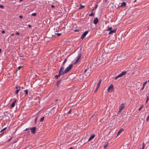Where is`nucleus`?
I'll list each match as a JSON object with an SVG mask.
<instances>
[{
  "label": "nucleus",
  "instance_id": "obj_58",
  "mask_svg": "<svg viewBox=\"0 0 149 149\" xmlns=\"http://www.w3.org/2000/svg\"><path fill=\"white\" fill-rule=\"evenodd\" d=\"M148 82H149V80H148Z\"/></svg>",
  "mask_w": 149,
  "mask_h": 149
},
{
  "label": "nucleus",
  "instance_id": "obj_49",
  "mask_svg": "<svg viewBox=\"0 0 149 149\" xmlns=\"http://www.w3.org/2000/svg\"><path fill=\"white\" fill-rule=\"evenodd\" d=\"M79 30H74V31L75 32L78 31Z\"/></svg>",
  "mask_w": 149,
  "mask_h": 149
},
{
  "label": "nucleus",
  "instance_id": "obj_22",
  "mask_svg": "<svg viewBox=\"0 0 149 149\" xmlns=\"http://www.w3.org/2000/svg\"><path fill=\"white\" fill-rule=\"evenodd\" d=\"M20 90H19H19H16V91H15V95H16L19 92V91H20Z\"/></svg>",
  "mask_w": 149,
  "mask_h": 149
},
{
  "label": "nucleus",
  "instance_id": "obj_39",
  "mask_svg": "<svg viewBox=\"0 0 149 149\" xmlns=\"http://www.w3.org/2000/svg\"><path fill=\"white\" fill-rule=\"evenodd\" d=\"M71 112V109H70V110L68 111V113H70Z\"/></svg>",
  "mask_w": 149,
  "mask_h": 149
},
{
  "label": "nucleus",
  "instance_id": "obj_21",
  "mask_svg": "<svg viewBox=\"0 0 149 149\" xmlns=\"http://www.w3.org/2000/svg\"><path fill=\"white\" fill-rule=\"evenodd\" d=\"M62 74H59V73H58V75H56L55 76H54V77L56 79H57L59 77V76H60V75H61Z\"/></svg>",
  "mask_w": 149,
  "mask_h": 149
},
{
  "label": "nucleus",
  "instance_id": "obj_7",
  "mask_svg": "<svg viewBox=\"0 0 149 149\" xmlns=\"http://www.w3.org/2000/svg\"><path fill=\"white\" fill-rule=\"evenodd\" d=\"M88 31H86L84 32L81 35V39H83L85 37L86 34L88 33Z\"/></svg>",
  "mask_w": 149,
  "mask_h": 149
},
{
  "label": "nucleus",
  "instance_id": "obj_32",
  "mask_svg": "<svg viewBox=\"0 0 149 149\" xmlns=\"http://www.w3.org/2000/svg\"><path fill=\"white\" fill-rule=\"evenodd\" d=\"M31 15L33 16H36V13H33Z\"/></svg>",
  "mask_w": 149,
  "mask_h": 149
},
{
  "label": "nucleus",
  "instance_id": "obj_48",
  "mask_svg": "<svg viewBox=\"0 0 149 149\" xmlns=\"http://www.w3.org/2000/svg\"><path fill=\"white\" fill-rule=\"evenodd\" d=\"M14 35V33H12L11 34V36H13Z\"/></svg>",
  "mask_w": 149,
  "mask_h": 149
},
{
  "label": "nucleus",
  "instance_id": "obj_11",
  "mask_svg": "<svg viewBox=\"0 0 149 149\" xmlns=\"http://www.w3.org/2000/svg\"><path fill=\"white\" fill-rule=\"evenodd\" d=\"M98 21V19L97 17L95 18L93 20V23L95 24H96Z\"/></svg>",
  "mask_w": 149,
  "mask_h": 149
},
{
  "label": "nucleus",
  "instance_id": "obj_35",
  "mask_svg": "<svg viewBox=\"0 0 149 149\" xmlns=\"http://www.w3.org/2000/svg\"><path fill=\"white\" fill-rule=\"evenodd\" d=\"M149 119V115L146 118V120L147 121H148V120Z\"/></svg>",
  "mask_w": 149,
  "mask_h": 149
},
{
  "label": "nucleus",
  "instance_id": "obj_44",
  "mask_svg": "<svg viewBox=\"0 0 149 149\" xmlns=\"http://www.w3.org/2000/svg\"><path fill=\"white\" fill-rule=\"evenodd\" d=\"M1 33H5V31L4 30H3L2 31Z\"/></svg>",
  "mask_w": 149,
  "mask_h": 149
},
{
  "label": "nucleus",
  "instance_id": "obj_20",
  "mask_svg": "<svg viewBox=\"0 0 149 149\" xmlns=\"http://www.w3.org/2000/svg\"><path fill=\"white\" fill-rule=\"evenodd\" d=\"M94 9H93L92 11H91V14H90L89 15V16H92L93 15H94V14L93 13V10Z\"/></svg>",
  "mask_w": 149,
  "mask_h": 149
},
{
  "label": "nucleus",
  "instance_id": "obj_42",
  "mask_svg": "<svg viewBox=\"0 0 149 149\" xmlns=\"http://www.w3.org/2000/svg\"><path fill=\"white\" fill-rule=\"evenodd\" d=\"M144 87L145 86H143V87L141 88V90H143L144 89Z\"/></svg>",
  "mask_w": 149,
  "mask_h": 149
},
{
  "label": "nucleus",
  "instance_id": "obj_52",
  "mask_svg": "<svg viewBox=\"0 0 149 149\" xmlns=\"http://www.w3.org/2000/svg\"><path fill=\"white\" fill-rule=\"evenodd\" d=\"M23 0H19V2H21V1H22Z\"/></svg>",
  "mask_w": 149,
  "mask_h": 149
},
{
  "label": "nucleus",
  "instance_id": "obj_36",
  "mask_svg": "<svg viewBox=\"0 0 149 149\" xmlns=\"http://www.w3.org/2000/svg\"><path fill=\"white\" fill-rule=\"evenodd\" d=\"M16 34L17 35H19V33L18 32H17L16 33Z\"/></svg>",
  "mask_w": 149,
  "mask_h": 149
},
{
  "label": "nucleus",
  "instance_id": "obj_45",
  "mask_svg": "<svg viewBox=\"0 0 149 149\" xmlns=\"http://www.w3.org/2000/svg\"><path fill=\"white\" fill-rule=\"evenodd\" d=\"M19 17L20 18H23V16L22 15H20L19 16Z\"/></svg>",
  "mask_w": 149,
  "mask_h": 149
},
{
  "label": "nucleus",
  "instance_id": "obj_12",
  "mask_svg": "<svg viewBox=\"0 0 149 149\" xmlns=\"http://www.w3.org/2000/svg\"><path fill=\"white\" fill-rule=\"evenodd\" d=\"M51 113L53 115H54L56 113V111L54 109H52L51 110Z\"/></svg>",
  "mask_w": 149,
  "mask_h": 149
},
{
  "label": "nucleus",
  "instance_id": "obj_4",
  "mask_svg": "<svg viewBox=\"0 0 149 149\" xmlns=\"http://www.w3.org/2000/svg\"><path fill=\"white\" fill-rule=\"evenodd\" d=\"M81 54L79 53L78 54V55H77V57H76V58L75 59V61L74 62V64H75V63H77V62L79 61V60L80 59V58L81 57Z\"/></svg>",
  "mask_w": 149,
  "mask_h": 149
},
{
  "label": "nucleus",
  "instance_id": "obj_37",
  "mask_svg": "<svg viewBox=\"0 0 149 149\" xmlns=\"http://www.w3.org/2000/svg\"><path fill=\"white\" fill-rule=\"evenodd\" d=\"M108 146V144H106V145H105V146H104V148H106V147H107Z\"/></svg>",
  "mask_w": 149,
  "mask_h": 149
},
{
  "label": "nucleus",
  "instance_id": "obj_46",
  "mask_svg": "<svg viewBox=\"0 0 149 149\" xmlns=\"http://www.w3.org/2000/svg\"><path fill=\"white\" fill-rule=\"evenodd\" d=\"M51 7L52 8H54V5H52L51 6Z\"/></svg>",
  "mask_w": 149,
  "mask_h": 149
},
{
  "label": "nucleus",
  "instance_id": "obj_9",
  "mask_svg": "<svg viewBox=\"0 0 149 149\" xmlns=\"http://www.w3.org/2000/svg\"><path fill=\"white\" fill-rule=\"evenodd\" d=\"M113 89V87L112 84H111L108 88V91H112Z\"/></svg>",
  "mask_w": 149,
  "mask_h": 149
},
{
  "label": "nucleus",
  "instance_id": "obj_2",
  "mask_svg": "<svg viewBox=\"0 0 149 149\" xmlns=\"http://www.w3.org/2000/svg\"><path fill=\"white\" fill-rule=\"evenodd\" d=\"M127 73L126 71H123L120 74L118 75L115 78V80H117L120 77L124 75H125Z\"/></svg>",
  "mask_w": 149,
  "mask_h": 149
},
{
  "label": "nucleus",
  "instance_id": "obj_54",
  "mask_svg": "<svg viewBox=\"0 0 149 149\" xmlns=\"http://www.w3.org/2000/svg\"><path fill=\"white\" fill-rule=\"evenodd\" d=\"M1 49H0V53H1Z\"/></svg>",
  "mask_w": 149,
  "mask_h": 149
},
{
  "label": "nucleus",
  "instance_id": "obj_43",
  "mask_svg": "<svg viewBox=\"0 0 149 149\" xmlns=\"http://www.w3.org/2000/svg\"><path fill=\"white\" fill-rule=\"evenodd\" d=\"M30 129L29 128H26L25 129V131H27Z\"/></svg>",
  "mask_w": 149,
  "mask_h": 149
},
{
  "label": "nucleus",
  "instance_id": "obj_29",
  "mask_svg": "<svg viewBox=\"0 0 149 149\" xmlns=\"http://www.w3.org/2000/svg\"><path fill=\"white\" fill-rule=\"evenodd\" d=\"M84 7V6H82V5H80V7H79V9H81V8H83Z\"/></svg>",
  "mask_w": 149,
  "mask_h": 149
},
{
  "label": "nucleus",
  "instance_id": "obj_57",
  "mask_svg": "<svg viewBox=\"0 0 149 149\" xmlns=\"http://www.w3.org/2000/svg\"><path fill=\"white\" fill-rule=\"evenodd\" d=\"M143 149V148H140V149Z\"/></svg>",
  "mask_w": 149,
  "mask_h": 149
},
{
  "label": "nucleus",
  "instance_id": "obj_6",
  "mask_svg": "<svg viewBox=\"0 0 149 149\" xmlns=\"http://www.w3.org/2000/svg\"><path fill=\"white\" fill-rule=\"evenodd\" d=\"M36 127H31L30 129L31 132L33 134H34L36 132Z\"/></svg>",
  "mask_w": 149,
  "mask_h": 149
},
{
  "label": "nucleus",
  "instance_id": "obj_33",
  "mask_svg": "<svg viewBox=\"0 0 149 149\" xmlns=\"http://www.w3.org/2000/svg\"><path fill=\"white\" fill-rule=\"evenodd\" d=\"M56 34L57 35V36H59L61 35V33H57Z\"/></svg>",
  "mask_w": 149,
  "mask_h": 149
},
{
  "label": "nucleus",
  "instance_id": "obj_50",
  "mask_svg": "<svg viewBox=\"0 0 149 149\" xmlns=\"http://www.w3.org/2000/svg\"><path fill=\"white\" fill-rule=\"evenodd\" d=\"M28 26L30 28L31 27V25H28Z\"/></svg>",
  "mask_w": 149,
  "mask_h": 149
},
{
  "label": "nucleus",
  "instance_id": "obj_25",
  "mask_svg": "<svg viewBox=\"0 0 149 149\" xmlns=\"http://www.w3.org/2000/svg\"><path fill=\"white\" fill-rule=\"evenodd\" d=\"M148 100H149V97H148V96L147 97V98L146 101V103H147L148 102Z\"/></svg>",
  "mask_w": 149,
  "mask_h": 149
},
{
  "label": "nucleus",
  "instance_id": "obj_24",
  "mask_svg": "<svg viewBox=\"0 0 149 149\" xmlns=\"http://www.w3.org/2000/svg\"><path fill=\"white\" fill-rule=\"evenodd\" d=\"M44 117H42L40 120V122H42L43 121L44 119Z\"/></svg>",
  "mask_w": 149,
  "mask_h": 149
},
{
  "label": "nucleus",
  "instance_id": "obj_26",
  "mask_svg": "<svg viewBox=\"0 0 149 149\" xmlns=\"http://www.w3.org/2000/svg\"><path fill=\"white\" fill-rule=\"evenodd\" d=\"M147 83V81H146L144 82L143 84V86H145V85Z\"/></svg>",
  "mask_w": 149,
  "mask_h": 149
},
{
  "label": "nucleus",
  "instance_id": "obj_30",
  "mask_svg": "<svg viewBox=\"0 0 149 149\" xmlns=\"http://www.w3.org/2000/svg\"><path fill=\"white\" fill-rule=\"evenodd\" d=\"M67 61V59H65L63 63V65Z\"/></svg>",
  "mask_w": 149,
  "mask_h": 149
},
{
  "label": "nucleus",
  "instance_id": "obj_1",
  "mask_svg": "<svg viewBox=\"0 0 149 149\" xmlns=\"http://www.w3.org/2000/svg\"><path fill=\"white\" fill-rule=\"evenodd\" d=\"M73 66L72 64H70L68 67L64 71V72L63 73H66L68 72L72 68Z\"/></svg>",
  "mask_w": 149,
  "mask_h": 149
},
{
  "label": "nucleus",
  "instance_id": "obj_40",
  "mask_svg": "<svg viewBox=\"0 0 149 149\" xmlns=\"http://www.w3.org/2000/svg\"><path fill=\"white\" fill-rule=\"evenodd\" d=\"M37 120V117L36 118L35 120V123H36Z\"/></svg>",
  "mask_w": 149,
  "mask_h": 149
},
{
  "label": "nucleus",
  "instance_id": "obj_13",
  "mask_svg": "<svg viewBox=\"0 0 149 149\" xmlns=\"http://www.w3.org/2000/svg\"><path fill=\"white\" fill-rule=\"evenodd\" d=\"M6 129V127H5L2 129L1 131L0 132L1 133V134H0V136L2 135L4 132L5 130Z\"/></svg>",
  "mask_w": 149,
  "mask_h": 149
},
{
  "label": "nucleus",
  "instance_id": "obj_41",
  "mask_svg": "<svg viewBox=\"0 0 149 149\" xmlns=\"http://www.w3.org/2000/svg\"><path fill=\"white\" fill-rule=\"evenodd\" d=\"M98 6V5H96L95 6V9H96L97 8V7Z\"/></svg>",
  "mask_w": 149,
  "mask_h": 149
},
{
  "label": "nucleus",
  "instance_id": "obj_5",
  "mask_svg": "<svg viewBox=\"0 0 149 149\" xmlns=\"http://www.w3.org/2000/svg\"><path fill=\"white\" fill-rule=\"evenodd\" d=\"M102 81L101 80H100L97 84V86L96 87V89L95 90V92H96L97 91V89L99 88L100 84L101 83Z\"/></svg>",
  "mask_w": 149,
  "mask_h": 149
},
{
  "label": "nucleus",
  "instance_id": "obj_56",
  "mask_svg": "<svg viewBox=\"0 0 149 149\" xmlns=\"http://www.w3.org/2000/svg\"><path fill=\"white\" fill-rule=\"evenodd\" d=\"M148 30H149V26L148 27Z\"/></svg>",
  "mask_w": 149,
  "mask_h": 149
},
{
  "label": "nucleus",
  "instance_id": "obj_16",
  "mask_svg": "<svg viewBox=\"0 0 149 149\" xmlns=\"http://www.w3.org/2000/svg\"><path fill=\"white\" fill-rule=\"evenodd\" d=\"M126 3L125 2H123L121 3V5L120 6L121 7H124L126 6Z\"/></svg>",
  "mask_w": 149,
  "mask_h": 149
},
{
  "label": "nucleus",
  "instance_id": "obj_10",
  "mask_svg": "<svg viewBox=\"0 0 149 149\" xmlns=\"http://www.w3.org/2000/svg\"><path fill=\"white\" fill-rule=\"evenodd\" d=\"M95 136V135L94 134H93L88 139V141H90L91 140L93 139L94 138Z\"/></svg>",
  "mask_w": 149,
  "mask_h": 149
},
{
  "label": "nucleus",
  "instance_id": "obj_38",
  "mask_svg": "<svg viewBox=\"0 0 149 149\" xmlns=\"http://www.w3.org/2000/svg\"><path fill=\"white\" fill-rule=\"evenodd\" d=\"M144 147H145V145H144V143H143V144L142 148H144Z\"/></svg>",
  "mask_w": 149,
  "mask_h": 149
},
{
  "label": "nucleus",
  "instance_id": "obj_14",
  "mask_svg": "<svg viewBox=\"0 0 149 149\" xmlns=\"http://www.w3.org/2000/svg\"><path fill=\"white\" fill-rule=\"evenodd\" d=\"M16 100H16V99L15 100L13 101V102L12 103V104H11V107L13 108V107L15 106V103H16Z\"/></svg>",
  "mask_w": 149,
  "mask_h": 149
},
{
  "label": "nucleus",
  "instance_id": "obj_17",
  "mask_svg": "<svg viewBox=\"0 0 149 149\" xmlns=\"http://www.w3.org/2000/svg\"><path fill=\"white\" fill-rule=\"evenodd\" d=\"M124 131V129H121L117 133V136L119 135L122 132Z\"/></svg>",
  "mask_w": 149,
  "mask_h": 149
},
{
  "label": "nucleus",
  "instance_id": "obj_8",
  "mask_svg": "<svg viewBox=\"0 0 149 149\" xmlns=\"http://www.w3.org/2000/svg\"><path fill=\"white\" fill-rule=\"evenodd\" d=\"M64 69V67H62L60 69V70L59 73V74H65V73H63L64 72V71H63V70Z\"/></svg>",
  "mask_w": 149,
  "mask_h": 149
},
{
  "label": "nucleus",
  "instance_id": "obj_28",
  "mask_svg": "<svg viewBox=\"0 0 149 149\" xmlns=\"http://www.w3.org/2000/svg\"><path fill=\"white\" fill-rule=\"evenodd\" d=\"M112 29V27H109V28H108V29L107 30V31H110V30H111V29Z\"/></svg>",
  "mask_w": 149,
  "mask_h": 149
},
{
  "label": "nucleus",
  "instance_id": "obj_53",
  "mask_svg": "<svg viewBox=\"0 0 149 149\" xmlns=\"http://www.w3.org/2000/svg\"><path fill=\"white\" fill-rule=\"evenodd\" d=\"M94 116H95L94 115H92V116H91V117H94Z\"/></svg>",
  "mask_w": 149,
  "mask_h": 149
},
{
  "label": "nucleus",
  "instance_id": "obj_55",
  "mask_svg": "<svg viewBox=\"0 0 149 149\" xmlns=\"http://www.w3.org/2000/svg\"><path fill=\"white\" fill-rule=\"evenodd\" d=\"M69 149H73L72 148H70Z\"/></svg>",
  "mask_w": 149,
  "mask_h": 149
},
{
  "label": "nucleus",
  "instance_id": "obj_15",
  "mask_svg": "<svg viewBox=\"0 0 149 149\" xmlns=\"http://www.w3.org/2000/svg\"><path fill=\"white\" fill-rule=\"evenodd\" d=\"M116 29H115L114 30H110L109 33V34H111L112 33H115L116 31Z\"/></svg>",
  "mask_w": 149,
  "mask_h": 149
},
{
  "label": "nucleus",
  "instance_id": "obj_51",
  "mask_svg": "<svg viewBox=\"0 0 149 149\" xmlns=\"http://www.w3.org/2000/svg\"><path fill=\"white\" fill-rule=\"evenodd\" d=\"M136 0H135L133 2V3H135L136 1Z\"/></svg>",
  "mask_w": 149,
  "mask_h": 149
},
{
  "label": "nucleus",
  "instance_id": "obj_47",
  "mask_svg": "<svg viewBox=\"0 0 149 149\" xmlns=\"http://www.w3.org/2000/svg\"><path fill=\"white\" fill-rule=\"evenodd\" d=\"M87 71V69H86L85 70H84V73H85L86 72V71Z\"/></svg>",
  "mask_w": 149,
  "mask_h": 149
},
{
  "label": "nucleus",
  "instance_id": "obj_34",
  "mask_svg": "<svg viewBox=\"0 0 149 149\" xmlns=\"http://www.w3.org/2000/svg\"><path fill=\"white\" fill-rule=\"evenodd\" d=\"M0 8H4V7L2 5H0Z\"/></svg>",
  "mask_w": 149,
  "mask_h": 149
},
{
  "label": "nucleus",
  "instance_id": "obj_23",
  "mask_svg": "<svg viewBox=\"0 0 149 149\" xmlns=\"http://www.w3.org/2000/svg\"><path fill=\"white\" fill-rule=\"evenodd\" d=\"M24 91L25 92V95H27L28 93V90L27 89H26L25 90H24Z\"/></svg>",
  "mask_w": 149,
  "mask_h": 149
},
{
  "label": "nucleus",
  "instance_id": "obj_18",
  "mask_svg": "<svg viewBox=\"0 0 149 149\" xmlns=\"http://www.w3.org/2000/svg\"><path fill=\"white\" fill-rule=\"evenodd\" d=\"M61 79L60 80L58 81L56 83V86L57 87H58L59 86V85L60 84V82H61Z\"/></svg>",
  "mask_w": 149,
  "mask_h": 149
},
{
  "label": "nucleus",
  "instance_id": "obj_31",
  "mask_svg": "<svg viewBox=\"0 0 149 149\" xmlns=\"http://www.w3.org/2000/svg\"><path fill=\"white\" fill-rule=\"evenodd\" d=\"M22 67V66H19L17 69V70H19Z\"/></svg>",
  "mask_w": 149,
  "mask_h": 149
},
{
  "label": "nucleus",
  "instance_id": "obj_27",
  "mask_svg": "<svg viewBox=\"0 0 149 149\" xmlns=\"http://www.w3.org/2000/svg\"><path fill=\"white\" fill-rule=\"evenodd\" d=\"M143 105H142L141 107H140L139 108V109H138V110L139 111H140L141 109H142V108L143 107Z\"/></svg>",
  "mask_w": 149,
  "mask_h": 149
},
{
  "label": "nucleus",
  "instance_id": "obj_3",
  "mask_svg": "<svg viewBox=\"0 0 149 149\" xmlns=\"http://www.w3.org/2000/svg\"><path fill=\"white\" fill-rule=\"evenodd\" d=\"M125 107V104L124 103H122L119 108V110L118 112V113H120L123 110V109Z\"/></svg>",
  "mask_w": 149,
  "mask_h": 149
},
{
  "label": "nucleus",
  "instance_id": "obj_19",
  "mask_svg": "<svg viewBox=\"0 0 149 149\" xmlns=\"http://www.w3.org/2000/svg\"><path fill=\"white\" fill-rule=\"evenodd\" d=\"M15 88L16 89V90H20V87L18 85H16L15 87Z\"/></svg>",
  "mask_w": 149,
  "mask_h": 149
}]
</instances>
